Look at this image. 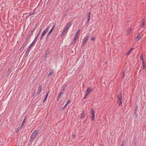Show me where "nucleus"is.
Masks as SVG:
<instances>
[{"mask_svg":"<svg viewBox=\"0 0 146 146\" xmlns=\"http://www.w3.org/2000/svg\"><path fill=\"white\" fill-rule=\"evenodd\" d=\"M118 98L117 100V103L119 104V106H122V96L121 93L120 92L117 96Z\"/></svg>","mask_w":146,"mask_h":146,"instance_id":"obj_1","label":"nucleus"},{"mask_svg":"<svg viewBox=\"0 0 146 146\" xmlns=\"http://www.w3.org/2000/svg\"><path fill=\"white\" fill-rule=\"evenodd\" d=\"M38 131L37 130H35L32 134L30 138V141L32 142L35 139L37 135Z\"/></svg>","mask_w":146,"mask_h":146,"instance_id":"obj_2","label":"nucleus"},{"mask_svg":"<svg viewBox=\"0 0 146 146\" xmlns=\"http://www.w3.org/2000/svg\"><path fill=\"white\" fill-rule=\"evenodd\" d=\"M49 28V27H47L46 29L43 31L42 32V34L41 36V37L40 38V39L42 40L43 38V37L44 36V35H45L46 32H47L48 30V29Z\"/></svg>","mask_w":146,"mask_h":146,"instance_id":"obj_3","label":"nucleus"},{"mask_svg":"<svg viewBox=\"0 0 146 146\" xmlns=\"http://www.w3.org/2000/svg\"><path fill=\"white\" fill-rule=\"evenodd\" d=\"M91 119L92 121H94V117H95V112L94 110L92 108L91 109Z\"/></svg>","mask_w":146,"mask_h":146,"instance_id":"obj_4","label":"nucleus"},{"mask_svg":"<svg viewBox=\"0 0 146 146\" xmlns=\"http://www.w3.org/2000/svg\"><path fill=\"white\" fill-rule=\"evenodd\" d=\"M92 92V89L91 87H88L86 90V94L89 95V94Z\"/></svg>","mask_w":146,"mask_h":146,"instance_id":"obj_5","label":"nucleus"},{"mask_svg":"<svg viewBox=\"0 0 146 146\" xmlns=\"http://www.w3.org/2000/svg\"><path fill=\"white\" fill-rule=\"evenodd\" d=\"M55 27V25H53L52 28V29H51L50 30V31H49V33H48L47 35V38H48V36H49V35H50V34L52 33V32L53 31V29H54V28Z\"/></svg>","mask_w":146,"mask_h":146,"instance_id":"obj_6","label":"nucleus"},{"mask_svg":"<svg viewBox=\"0 0 146 146\" xmlns=\"http://www.w3.org/2000/svg\"><path fill=\"white\" fill-rule=\"evenodd\" d=\"M31 48H29V47L27 49V51H26L25 54V56L26 57H27V56L28 55L29 53V52L31 50Z\"/></svg>","mask_w":146,"mask_h":146,"instance_id":"obj_7","label":"nucleus"},{"mask_svg":"<svg viewBox=\"0 0 146 146\" xmlns=\"http://www.w3.org/2000/svg\"><path fill=\"white\" fill-rule=\"evenodd\" d=\"M72 25V22H69L66 24L64 27L68 29Z\"/></svg>","mask_w":146,"mask_h":146,"instance_id":"obj_8","label":"nucleus"},{"mask_svg":"<svg viewBox=\"0 0 146 146\" xmlns=\"http://www.w3.org/2000/svg\"><path fill=\"white\" fill-rule=\"evenodd\" d=\"M89 38V36H87L86 37H85L84 38V40L82 42L85 43L88 40Z\"/></svg>","mask_w":146,"mask_h":146,"instance_id":"obj_9","label":"nucleus"},{"mask_svg":"<svg viewBox=\"0 0 146 146\" xmlns=\"http://www.w3.org/2000/svg\"><path fill=\"white\" fill-rule=\"evenodd\" d=\"M42 85L40 86H39L38 88V90L37 91V94L38 95H39L40 93L41 92L42 90Z\"/></svg>","mask_w":146,"mask_h":146,"instance_id":"obj_10","label":"nucleus"},{"mask_svg":"<svg viewBox=\"0 0 146 146\" xmlns=\"http://www.w3.org/2000/svg\"><path fill=\"white\" fill-rule=\"evenodd\" d=\"M41 29H40V30L39 31L38 33L37 36L35 37V40H37V38L40 35V33H41Z\"/></svg>","mask_w":146,"mask_h":146,"instance_id":"obj_11","label":"nucleus"},{"mask_svg":"<svg viewBox=\"0 0 146 146\" xmlns=\"http://www.w3.org/2000/svg\"><path fill=\"white\" fill-rule=\"evenodd\" d=\"M53 73L54 72L52 70H50V71L49 72V73L48 74L47 76H48V77H49L50 76L52 75L53 74Z\"/></svg>","mask_w":146,"mask_h":146,"instance_id":"obj_12","label":"nucleus"},{"mask_svg":"<svg viewBox=\"0 0 146 146\" xmlns=\"http://www.w3.org/2000/svg\"><path fill=\"white\" fill-rule=\"evenodd\" d=\"M85 116L84 114V111L83 110L82 113L81 115L80 118H82L84 117Z\"/></svg>","mask_w":146,"mask_h":146,"instance_id":"obj_13","label":"nucleus"},{"mask_svg":"<svg viewBox=\"0 0 146 146\" xmlns=\"http://www.w3.org/2000/svg\"><path fill=\"white\" fill-rule=\"evenodd\" d=\"M36 40H35L33 42L31 43V44L29 46V48H31L34 45V44L35 43Z\"/></svg>","mask_w":146,"mask_h":146,"instance_id":"obj_14","label":"nucleus"},{"mask_svg":"<svg viewBox=\"0 0 146 146\" xmlns=\"http://www.w3.org/2000/svg\"><path fill=\"white\" fill-rule=\"evenodd\" d=\"M64 92H62V91H61L59 93V94H58V97L57 98V100L58 101L60 98L61 97V95L63 94Z\"/></svg>","mask_w":146,"mask_h":146,"instance_id":"obj_15","label":"nucleus"},{"mask_svg":"<svg viewBox=\"0 0 146 146\" xmlns=\"http://www.w3.org/2000/svg\"><path fill=\"white\" fill-rule=\"evenodd\" d=\"M77 41V40L74 39L72 40L71 42V44H74L76 43V41Z\"/></svg>","mask_w":146,"mask_h":146,"instance_id":"obj_16","label":"nucleus"},{"mask_svg":"<svg viewBox=\"0 0 146 146\" xmlns=\"http://www.w3.org/2000/svg\"><path fill=\"white\" fill-rule=\"evenodd\" d=\"M49 92H48L47 93V94H46V97H45V98H44V99L43 100V102H45V101L46 100V99L48 97V94Z\"/></svg>","mask_w":146,"mask_h":146,"instance_id":"obj_17","label":"nucleus"},{"mask_svg":"<svg viewBox=\"0 0 146 146\" xmlns=\"http://www.w3.org/2000/svg\"><path fill=\"white\" fill-rule=\"evenodd\" d=\"M140 34L139 33H138V35L137 36L136 38V39L137 41L139 40L140 38Z\"/></svg>","mask_w":146,"mask_h":146,"instance_id":"obj_18","label":"nucleus"},{"mask_svg":"<svg viewBox=\"0 0 146 146\" xmlns=\"http://www.w3.org/2000/svg\"><path fill=\"white\" fill-rule=\"evenodd\" d=\"M49 51H46L45 53V56H44V57L46 58L47 56V55L49 54Z\"/></svg>","mask_w":146,"mask_h":146,"instance_id":"obj_19","label":"nucleus"},{"mask_svg":"<svg viewBox=\"0 0 146 146\" xmlns=\"http://www.w3.org/2000/svg\"><path fill=\"white\" fill-rule=\"evenodd\" d=\"M66 85H65L64 86H63L62 87V90L61 91H62V92H63V91H64L65 90V88H66Z\"/></svg>","mask_w":146,"mask_h":146,"instance_id":"obj_20","label":"nucleus"},{"mask_svg":"<svg viewBox=\"0 0 146 146\" xmlns=\"http://www.w3.org/2000/svg\"><path fill=\"white\" fill-rule=\"evenodd\" d=\"M131 28H128L127 29V32L128 33V34L129 33H130V32L131 31Z\"/></svg>","mask_w":146,"mask_h":146,"instance_id":"obj_21","label":"nucleus"},{"mask_svg":"<svg viewBox=\"0 0 146 146\" xmlns=\"http://www.w3.org/2000/svg\"><path fill=\"white\" fill-rule=\"evenodd\" d=\"M26 119V117H25V118L23 120V123H22L21 125V127H22L23 126L24 124L25 123V122Z\"/></svg>","mask_w":146,"mask_h":146,"instance_id":"obj_22","label":"nucleus"},{"mask_svg":"<svg viewBox=\"0 0 146 146\" xmlns=\"http://www.w3.org/2000/svg\"><path fill=\"white\" fill-rule=\"evenodd\" d=\"M141 59L143 61H144L143 59V54H142L140 56Z\"/></svg>","mask_w":146,"mask_h":146,"instance_id":"obj_23","label":"nucleus"},{"mask_svg":"<svg viewBox=\"0 0 146 146\" xmlns=\"http://www.w3.org/2000/svg\"><path fill=\"white\" fill-rule=\"evenodd\" d=\"M145 27V24L143 23H141V28H143Z\"/></svg>","mask_w":146,"mask_h":146,"instance_id":"obj_24","label":"nucleus"},{"mask_svg":"<svg viewBox=\"0 0 146 146\" xmlns=\"http://www.w3.org/2000/svg\"><path fill=\"white\" fill-rule=\"evenodd\" d=\"M80 29H79L78 31H77V33L75 35H78L80 33Z\"/></svg>","mask_w":146,"mask_h":146,"instance_id":"obj_25","label":"nucleus"},{"mask_svg":"<svg viewBox=\"0 0 146 146\" xmlns=\"http://www.w3.org/2000/svg\"><path fill=\"white\" fill-rule=\"evenodd\" d=\"M21 128H19L18 127L16 130L15 131V132L16 133H18L19 131V130Z\"/></svg>","mask_w":146,"mask_h":146,"instance_id":"obj_26","label":"nucleus"},{"mask_svg":"<svg viewBox=\"0 0 146 146\" xmlns=\"http://www.w3.org/2000/svg\"><path fill=\"white\" fill-rule=\"evenodd\" d=\"M68 29H67L66 28L64 27V29H63V31L66 33V31H68Z\"/></svg>","mask_w":146,"mask_h":146,"instance_id":"obj_27","label":"nucleus"},{"mask_svg":"<svg viewBox=\"0 0 146 146\" xmlns=\"http://www.w3.org/2000/svg\"><path fill=\"white\" fill-rule=\"evenodd\" d=\"M65 33H66L63 31L62 34L61 35V37H62L63 36Z\"/></svg>","mask_w":146,"mask_h":146,"instance_id":"obj_28","label":"nucleus"},{"mask_svg":"<svg viewBox=\"0 0 146 146\" xmlns=\"http://www.w3.org/2000/svg\"><path fill=\"white\" fill-rule=\"evenodd\" d=\"M142 65H146V61H143L142 62Z\"/></svg>","mask_w":146,"mask_h":146,"instance_id":"obj_29","label":"nucleus"},{"mask_svg":"<svg viewBox=\"0 0 146 146\" xmlns=\"http://www.w3.org/2000/svg\"><path fill=\"white\" fill-rule=\"evenodd\" d=\"M90 17H87V20L86 22L87 23H88L90 21Z\"/></svg>","mask_w":146,"mask_h":146,"instance_id":"obj_30","label":"nucleus"},{"mask_svg":"<svg viewBox=\"0 0 146 146\" xmlns=\"http://www.w3.org/2000/svg\"><path fill=\"white\" fill-rule=\"evenodd\" d=\"M78 36V35H75L74 36V39L77 40V38Z\"/></svg>","mask_w":146,"mask_h":146,"instance_id":"obj_31","label":"nucleus"},{"mask_svg":"<svg viewBox=\"0 0 146 146\" xmlns=\"http://www.w3.org/2000/svg\"><path fill=\"white\" fill-rule=\"evenodd\" d=\"M70 102V100H69L67 102V103L65 105V106H66L67 104H68Z\"/></svg>","mask_w":146,"mask_h":146,"instance_id":"obj_32","label":"nucleus"},{"mask_svg":"<svg viewBox=\"0 0 146 146\" xmlns=\"http://www.w3.org/2000/svg\"><path fill=\"white\" fill-rule=\"evenodd\" d=\"M124 77H125L124 74V73L123 72L122 73V75H121V78H123Z\"/></svg>","mask_w":146,"mask_h":146,"instance_id":"obj_33","label":"nucleus"},{"mask_svg":"<svg viewBox=\"0 0 146 146\" xmlns=\"http://www.w3.org/2000/svg\"><path fill=\"white\" fill-rule=\"evenodd\" d=\"M88 95L87 94H86L85 96L84 97V99H85L88 96Z\"/></svg>","mask_w":146,"mask_h":146,"instance_id":"obj_34","label":"nucleus"},{"mask_svg":"<svg viewBox=\"0 0 146 146\" xmlns=\"http://www.w3.org/2000/svg\"><path fill=\"white\" fill-rule=\"evenodd\" d=\"M91 40H94L95 39V37H92V36L91 37Z\"/></svg>","mask_w":146,"mask_h":146,"instance_id":"obj_35","label":"nucleus"},{"mask_svg":"<svg viewBox=\"0 0 146 146\" xmlns=\"http://www.w3.org/2000/svg\"><path fill=\"white\" fill-rule=\"evenodd\" d=\"M88 13V15L87 17H90L91 13H90V12H89Z\"/></svg>","mask_w":146,"mask_h":146,"instance_id":"obj_36","label":"nucleus"},{"mask_svg":"<svg viewBox=\"0 0 146 146\" xmlns=\"http://www.w3.org/2000/svg\"><path fill=\"white\" fill-rule=\"evenodd\" d=\"M35 28L34 29H32L31 31V34H32L34 32L35 30Z\"/></svg>","mask_w":146,"mask_h":146,"instance_id":"obj_37","label":"nucleus"},{"mask_svg":"<svg viewBox=\"0 0 146 146\" xmlns=\"http://www.w3.org/2000/svg\"><path fill=\"white\" fill-rule=\"evenodd\" d=\"M146 67V65H143V69H145Z\"/></svg>","mask_w":146,"mask_h":146,"instance_id":"obj_38","label":"nucleus"},{"mask_svg":"<svg viewBox=\"0 0 146 146\" xmlns=\"http://www.w3.org/2000/svg\"><path fill=\"white\" fill-rule=\"evenodd\" d=\"M131 52L129 50L128 52L126 54V55H128Z\"/></svg>","mask_w":146,"mask_h":146,"instance_id":"obj_39","label":"nucleus"},{"mask_svg":"<svg viewBox=\"0 0 146 146\" xmlns=\"http://www.w3.org/2000/svg\"><path fill=\"white\" fill-rule=\"evenodd\" d=\"M84 44L85 43L82 42V44L81 45V46L82 47H84Z\"/></svg>","mask_w":146,"mask_h":146,"instance_id":"obj_40","label":"nucleus"},{"mask_svg":"<svg viewBox=\"0 0 146 146\" xmlns=\"http://www.w3.org/2000/svg\"><path fill=\"white\" fill-rule=\"evenodd\" d=\"M145 22V19H143V21L142 23H144Z\"/></svg>","mask_w":146,"mask_h":146,"instance_id":"obj_41","label":"nucleus"},{"mask_svg":"<svg viewBox=\"0 0 146 146\" xmlns=\"http://www.w3.org/2000/svg\"><path fill=\"white\" fill-rule=\"evenodd\" d=\"M33 13H29V15H32L33 14Z\"/></svg>","mask_w":146,"mask_h":146,"instance_id":"obj_42","label":"nucleus"},{"mask_svg":"<svg viewBox=\"0 0 146 146\" xmlns=\"http://www.w3.org/2000/svg\"><path fill=\"white\" fill-rule=\"evenodd\" d=\"M133 49V48H131L129 50L131 52Z\"/></svg>","mask_w":146,"mask_h":146,"instance_id":"obj_43","label":"nucleus"},{"mask_svg":"<svg viewBox=\"0 0 146 146\" xmlns=\"http://www.w3.org/2000/svg\"><path fill=\"white\" fill-rule=\"evenodd\" d=\"M124 146V144H122L120 146Z\"/></svg>","mask_w":146,"mask_h":146,"instance_id":"obj_44","label":"nucleus"},{"mask_svg":"<svg viewBox=\"0 0 146 146\" xmlns=\"http://www.w3.org/2000/svg\"><path fill=\"white\" fill-rule=\"evenodd\" d=\"M137 107H136V111H137Z\"/></svg>","mask_w":146,"mask_h":146,"instance_id":"obj_45","label":"nucleus"},{"mask_svg":"<svg viewBox=\"0 0 146 146\" xmlns=\"http://www.w3.org/2000/svg\"><path fill=\"white\" fill-rule=\"evenodd\" d=\"M35 92L34 93H33V95H35Z\"/></svg>","mask_w":146,"mask_h":146,"instance_id":"obj_46","label":"nucleus"},{"mask_svg":"<svg viewBox=\"0 0 146 146\" xmlns=\"http://www.w3.org/2000/svg\"><path fill=\"white\" fill-rule=\"evenodd\" d=\"M66 106H65V105L64 106L63 108H65L66 107Z\"/></svg>","mask_w":146,"mask_h":146,"instance_id":"obj_47","label":"nucleus"},{"mask_svg":"<svg viewBox=\"0 0 146 146\" xmlns=\"http://www.w3.org/2000/svg\"><path fill=\"white\" fill-rule=\"evenodd\" d=\"M15 146H17V145H15Z\"/></svg>","mask_w":146,"mask_h":146,"instance_id":"obj_48","label":"nucleus"}]
</instances>
